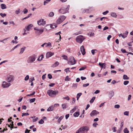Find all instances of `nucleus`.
Returning a JSON list of instances; mask_svg holds the SVG:
<instances>
[{
    "instance_id": "f257e3e1",
    "label": "nucleus",
    "mask_w": 133,
    "mask_h": 133,
    "mask_svg": "<svg viewBox=\"0 0 133 133\" xmlns=\"http://www.w3.org/2000/svg\"><path fill=\"white\" fill-rule=\"evenodd\" d=\"M47 94L50 96L54 97L56 96L58 93V91H53L51 90H48L47 91Z\"/></svg>"
},
{
    "instance_id": "f03ea898",
    "label": "nucleus",
    "mask_w": 133,
    "mask_h": 133,
    "mask_svg": "<svg viewBox=\"0 0 133 133\" xmlns=\"http://www.w3.org/2000/svg\"><path fill=\"white\" fill-rule=\"evenodd\" d=\"M70 5H68L66 7H63L59 10V13L62 14H64L68 12L70 8Z\"/></svg>"
},
{
    "instance_id": "7ed1b4c3",
    "label": "nucleus",
    "mask_w": 133,
    "mask_h": 133,
    "mask_svg": "<svg viewBox=\"0 0 133 133\" xmlns=\"http://www.w3.org/2000/svg\"><path fill=\"white\" fill-rule=\"evenodd\" d=\"M36 59V56L33 55L29 57L27 60V62L28 64H31L35 61Z\"/></svg>"
},
{
    "instance_id": "20e7f679",
    "label": "nucleus",
    "mask_w": 133,
    "mask_h": 133,
    "mask_svg": "<svg viewBox=\"0 0 133 133\" xmlns=\"http://www.w3.org/2000/svg\"><path fill=\"white\" fill-rule=\"evenodd\" d=\"M66 18V17L63 15L60 16L56 21L57 24H59L61 23L65 20Z\"/></svg>"
},
{
    "instance_id": "39448f33",
    "label": "nucleus",
    "mask_w": 133,
    "mask_h": 133,
    "mask_svg": "<svg viewBox=\"0 0 133 133\" xmlns=\"http://www.w3.org/2000/svg\"><path fill=\"white\" fill-rule=\"evenodd\" d=\"M83 36L82 35H79L77 36L76 38V42L78 43H81L85 39Z\"/></svg>"
},
{
    "instance_id": "423d86ee",
    "label": "nucleus",
    "mask_w": 133,
    "mask_h": 133,
    "mask_svg": "<svg viewBox=\"0 0 133 133\" xmlns=\"http://www.w3.org/2000/svg\"><path fill=\"white\" fill-rule=\"evenodd\" d=\"M76 63V61L74 57H71L69 60L68 62V63L70 65H73Z\"/></svg>"
},
{
    "instance_id": "0eeeda50",
    "label": "nucleus",
    "mask_w": 133,
    "mask_h": 133,
    "mask_svg": "<svg viewBox=\"0 0 133 133\" xmlns=\"http://www.w3.org/2000/svg\"><path fill=\"white\" fill-rule=\"evenodd\" d=\"M34 30H35V33L38 35L41 34L44 31V28L43 29H39L38 28L36 27L34 28Z\"/></svg>"
},
{
    "instance_id": "6e6552de",
    "label": "nucleus",
    "mask_w": 133,
    "mask_h": 133,
    "mask_svg": "<svg viewBox=\"0 0 133 133\" xmlns=\"http://www.w3.org/2000/svg\"><path fill=\"white\" fill-rule=\"evenodd\" d=\"M14 79V77L13 75H10L7 77V81L9 82H11L13 81Z\"/></svg>"
},
{
    "instance_id": "1a4fd4ad",
    "label": "nucleus",
    "mask_w": 133,
    "mask_h": 133,
    "mask_svg": "<svg viewBox=\"0 0 133 133\" xmlns=\"http://www.w3.org/2000/svg\"><path fill=\"white\" fill-rule=\"evenodd\" d=\"M38 24L39 25H44L46 24V21L43 19H42L37 21Z\"/></svg>"
},
{
    "instance_id": "9d476101",
    "label": "nucleus",
    "mask_w": 133,
    "mask_h": 133,
    "mask_svg": "<svg viewBox=\"0 0 133 133\" xmlns=\"http://www.w3.org/2000/svg\"><path fill=\"white\" fill-rule=\"evenodd\" d=\"M11 85L10 83H9L6 82L4 81L3 82L2 86L3 88H7L10 86Z\"/></svg>"
},
{
    "instance_id": "9b49d317",
    "label": "nucleus",
    "mask_w": 133,
    "mask_h": 133,
    "mask_svg": "<svg viewBox=\"0 0 133 133\" xmlns=\"http://www.w3.org/2000/svg\"><path fill=\"white\" fill-rule=\"evenodd\" d=\"M83 130L84 133L85 132H87L89 130V127L88 126H83L81 128Z\"/></svg>"
},
{
    "instance_id": "f8f14e48",
    "label": "nucleus",
    "mask_w": 133,
    "mask_h": 133,
    "mask_svg": "<svg viewBox=\"0 0 133 133\" xmlns=\"http://www.w3.org/2000/svg\"><path fill=\"white\" fill-rule=\"evenodd\" d=\"M83 130L84 133L85 132H87L89 130V127L88 126H83L81 128Z\"/></svg>"
},
{
    "instance_id": "ddd939ff",
    "label": "nucleus",
    "mask_w": 133,
    "mask_h": 133,
    "mask_svg": "<svg viewBox=\"0 0 133 133\" xmlns=\"http://www.w3.org/2000/svg\"><path fill=\"white\" fill-rule=\"evenodd\" d=\"M99 113V112L98 111L96 110H94L90 114V115L91 116L98 114Z\"/></svg>"
},
{
    "instance_id": "4468645a",
    "label": "nucleus",
    "mask_w": 133,
    "mask_h": 133,
    "mask_svg": "<svg viewBox=\"0 0 133 133\" xmlns=\"http://www.w3.org/2000/svg\"><path fill=\"white\" fill-rule=\"evenodd\" d=\"M80 50L82 54L83 55H84L85 54L86 52L83 46L82 45L81 46Z\"/></svg>"
},
{
    "instance_id": "2eb2a0df",
    "label": "nucleus",
    "mask_w": 133,
    "mask_h": 133,
    "mask_svg": "<svg viewBox=\"0 0 133 133\" xmlns=\"http://www.w3.org/2000/svg\"><path fill=\"white\" fill-rule=\"evenodd\" d=\"M54 52H48L46 53V57L47 58H49L52 56V55H54Z\"/></svg>"
},
{
    "instance_id": "dca6fc26",
    "label": "nucleus",
    "mask_w": 133,
    "mask_h": 133,
    "mask_svg": "<svg viewBox=\"0 0 133 133\" xmlns=\"http://www.w3.org/2000/svg\"><path fill=\"white\" fill-rule=\"evenodd\" d=\"M99 65L101 66L102 68L105 69L106 67V65L105 63H99Z\"/></svg>"
},
{
    "instance_id": "f3484780",
    "label": "nucleus",
    "mask_w": 133,
    "mask_h": 133,
    "mask_svg": "<svg viewBox=\"0 0 133 133\" xmlns=\"http://www.w3.org/2000/svg\"><path fill=\"white\" fill-rule=\"evenodd\" d=\"M32 26L33 25L31 24H30L28 25L27 26L25 27V28L27 31H29Z\"/></svg>"
},
{
    "instance_id": "a211bd4d",
    "label": "nucleus",
    "mask_w": 133,
    "mask_h": 133,
    "mask_svg": "<svg viewBox=\"0 0 133 133\" xmlns=\"http://www.w3.org/2000/svg\"><path fill=\"white\" fill-rule=\"evenodd\" d=\"M109 95L110 99H111L114 95V92L113 91H110L109 92Z\"/></svg>"
},
{
    "instance_id": "6ab92c4d",
    "label": "nucleus",
    "mask_w": 133,
    "mask_h": 133,
    "mask_svg": "<svg viewBox=\"0 0 133 133\" xmlns=\"http://www.w3.org/2000/svg\"><path fill=\"white\" fill-rule=\"evenodd\" d=\"M54 106L53 105H51L47 109V111H52L54 110Z\"/></svg>"
},
{
    "instance_id": "aec40b11",
    "label": "nucleus",
    "mask_w": 133,
    "mask_h": 133,
    "mask_svg": "<svg viewBox=\"0 0 133 133\" xmlns=\"http://www.w3.org/2000/svg\"><path fill=\"white\" fill-rule=\"evenodd\" d=\"M128 33V31H125V32L122 34V38H124L127 37Z\"/></svg>"
},
{
    "instance_id": "412c9836",
    "label": "nucleus",
    "mask_w": 133,
    "mask_h": 133,
    "mask_svg": "<svg viewBox=\"0 0 133 133\" xmlns=\"http://www.w3.org/2000/svg\"><path fill=\"white\" fill-rule=\"evenodd\" d=\"M78 108V107L77 106H75L74 107V108L71 109L70 111V113H73Z\"/></svg>"
},
{
    "instance_id": "4be33fe9",
    "label": "nucleus",
    "mask_w": 133,
    "mask_h": 133,
    "mask_svg": "<svg viewBox=\"0 0 133 133\" xmlns=\"http://www.w3.org/2000/svg\"><path fill=\"white\" fill-rule=\"evenodd\" d=\"M51 27L49 24L46 25L45 27V29L46 31H48L50 29Z\"/></svg>"
},
{
    "instance_id": "5701e85b",
    "label": "nucleus",
    "mask_w": 133,
    "mask_h": 133,
    "mask_svg": "<svg viewBox=\"0 0 133 133\" xmlns=\"http://www.w3.org/2000/svg\"><path fill=\"white\" fill-rule=\"evenodd\" d=\"M50 26L51 27V28H52L53 29H54V28H56L57 27V24L54 23L52 24H51Z\"/></svg>"
},
{
    "instance_id": "b1692460",
    "label": "nucleus",
    "mask_w": 133,
    "mask_h": 133,
    "mask_svg": "<svg viewBox=\"0 0 133 133\" xmlns=\"http://www.w3.org/2000/svg\"><path fill=\"white\" fill-rule=\"evenodd\" d=\"M66 104H67L66 103H65L62 104V106L63 109H65L67 107Z\"/></svg>"
},
{
    "instance_id": "393cba45",
    "label": "nucleus",
    "mask_w": 133,
    "mask_h": 133,
    "mask_svg": "<svg viewBox=\"0 0 133 133\" xmlns=\"http://www.w3.org/2000/svg\"><path fill=\"white\" fill-rule=\"evenodd\" d=\"M1 9H5L6 8V5L4 4H1Z\"/></svg>"
},
{
    "instance_id": "a878e982",
    "label": "nucleus",
    "mask_w": 133,
    "mask_h": 133,
    "mask_svg": "<svg viewBox=\"0 0 133 133\" xmlns=\"http://www.w3.org/2000/svg\"><path fill=\"white\" fill-rule=\"evenodd\" d=\"M44 58V56L43 55H42L41 56L39 57L38 58L37 60L38 61H41L42 60L43 58Z\"/></svg>"
},
{
    "instance_id": "bb28decb",
    "label": "nucleus",
    "mask_w": 133,
    "mask_h": 133,
    "mask_svg": "<svg viewBox=\"0 0 133 133\" xmlns=\"http://www.w3.org/2000/svg\"><path fill=\"white\" fill-rule=\"evenodd\" d=\"M76 133H84V132H83L81 128H80L78 130Z\"/></svg>"
},
{
    "instance_id": "cd10ccee",
    "label": "nucleus",
    "mask_w": 133,
    "mask_h": 133,
    "mask_svg": "<svg viewBox=\"0 0 133 133\" xmlns=\"http://www.w3.org/2000/svg\"><path fill=\"white\" fill-rule=\"evenodd\" d=\"M79 115V113L78 112H75L74 114V117H78Z\"/></svg>"
},
{
    "instance_id": "c85d7f7f",
    "label": "nucleus",
    "mask_w": 133,
    "mask_h": 133,
    "mask_svg": "<svg viewBox=\"0 0 133 133\" xmlns=\"http://www.w3.org/2000/svg\"><path fill=\"white\" fill-rule=\"evenodd\" d=\"M25 48L26 47L25 46L23 48H21V51L20 52V53L21 54L23 53V52Z\"/></svg>"
},
{
    "instance_id": "c756f323",
    "label": "nucleus",
    "mask_w": 133,
    "mask_h": 133,
    "mask_svg": "<svg viewBox=\"0 0 133 133\" xmlns=\"http://www.w3.org/2000/svg\"><path fill=\"white\" fill-rule=\"evenodd\" d=\"M59 64V63L58 62H56L52 65V66L55 67L57 66Z\"/></svg>"
},
{
    "instance_id": "7c9ffc66",
    "label": "nucleus",
    "mask_w": 133,
    "mask_h": 133,
    "mask_svg": "<svg viewBox=\"0 0 133 133\" xmlns=\"http://www.w3.org/2000/svg\"><path fill=\"white\" fill-rule=\"evenodd\" d=\"M111 16L113 17H116L117 16V15L114 12H112L111 14Z\"/></svg>"
},
{
    "instance_id": "2f4dec72",
    "label": "nucleus",
    "mask_w": 133,
    "mask_h": 133,
    "mask_svg": "<svg viewBox=\"0 0 133 133\" xmlns=\"http://www.w3.org/2000/svg\"><path fill=\"white\" fill-rule=\"evenodd\" d=\"M123 79H124L128 80L129 79V78L126 75H124L123 76Z\"/></svg>"
},
{
    "instance_id": "473e14b6",
    "label": "nucleus",
    "mask_w": 133,
    "mask_h": 133,
    "mask_svg": "<svg viewBox=\"0 0 133 133\" xmlns=\"http://www.w3.org/2000/svg\"><path fill=\"white\" fill-rule=\"evenodd\" d=\"M95 99V97H93L92 99L90 101V103H92L94 102Z\"/></svg>"
},
{
    "instance_id": "72a5a7b5",
    "label": "nucleus",
    "mask_w": 133,
    "mask_h": 133,
    "mask_svg": "<svg viewBox=\"0 0 133 133\" xmlns=\"http://www.w3.org/2000/svg\"><path fill=\"white\" fill-rule=\"evenodd\" d=\"M54 15V13L53 12H51L49 14V16L50 17H53Z\"/></svg>"
},
{
    "instance_id": "f704fd0d",
    "label": "nucleus",
    "mask_w": 133,
    "mask_h": 133,
    "mask_svg": "<svg viewBox=\"0 0 133 133\" xmlns=\"http://www.w3.org/2000/svg\"><path fill=\"white\" fill-rule=\"evenodd\" d=\"M123 132L124 133H129V131L128 130V129L126 128L123 130Z\"/></svg>"
},
{
    "instance_id": "c9c22d12",
    "label": "nucleus",
    "mask_w": 133,
    "mask_h": 133,
    "mask_svg": "<svg viewBox=\"0 0 133 133\" xmlns=\"http://www.w3.org/2000/svg\"><path fill=\"white\" fill-rule=\"evenodd\" d=\"M45 46L46 47H48V46H51V44L50 42H49L48 43H45Z\"/></svg>"
},
{
    "instance_id": "e433bc0d",
    "label": "nucleus",
    "mask_w": 133,
    "mask_h": 133,
    "mask_svg": "<svg viewBox=\"0 0 133 133\" xmlns=\"http://www.w3.org/2000/svg\"><path fill=\"white\" fill-rule=\"evenodd\" d=\"M46 1H44V5H45L48 4L49 2L51 0H45Z\"/></svg>"
},
{
    "instance_id": "4c0bfd02",
    "label": "nucleus",
    "mask_w": 133,
    "mask_h": 133,
    "mask_svg": "<svg viewBox=\"0 0 133 133\" xmlns=\"http://www.w3.org/2000/svg\"><path fill=\"white\" fill-rule=\"evenodd\" d=\"M32 15V14H29L28 15V16L25 17V18H24L22 20H24V19H26L28 18H29L30 17V16H31Z\"/></svg>"
},
{
    "instance_id": "58836bf2",
    "label": "nucleus",
    "mask_w": 133,
    "mask_h": 133,
    "mask_svg": "<svg viewBox=\"0 0 133 133\" xmlns=\"http://www.w3.org/2000/svg\"><path fill=\"white\" fill-rule=\"evenodd\" d=\"M64 99H65L67 101H69L70 100V98L68 96H67L66 97H64L63 98Z\"/></svg>"
},
{
    "instance_id": "ea45409f",
    "label": "nucleus",
    "mask_w": 133,
    "mask_h": 133,
    "mask_svg": "<svg viewBox=\"0 0 133 133\" xmlns=\"http://www.w3.org/2000/svg\"><path fill=\"white\" fill-rule=\"evenodd\" d=\"M44 123V121L42 119H41L40 121H39L38 122V123L39 124H42L43 123Z\"/></svg>"
},
{
    "instance_id": "a19ab883",
    "label": "nucleus",
    "mask_w": 133,
    "mask_h": 133,
    "mask_svg": "<svg viewBox=\"0 0 133 133\" xmlns=\"http://www.w3.org/2000/svg\"><path fill=\"white\" fill-rule=\"evenodd\" d=\"M0 15L3 17H5L6 15V14H3L2 13H1L0 14Z\"/></svg>"
},
{
    "instance_id": "79ce46f5",
    "label": "nucleus",
    "mask_w": 133,
    "mask_h": 133,
    "mask_svg": "<svg viewBox=\"0 0 133 133\" xmlns=\"http://www.w3.org/2000/svg\"><path fill=\"white\" fill-rule=\"evenodd\" d=\"M35 99H36L35 98L30 99V103H32L34 102L35 101Z\"/></svg>"
},
{
    "instance_id": "37998d69",
    "label": "nucleus",
    "mask_w": 133,
    "mask_h": 133,
    "mask_svg": "<svg viewBox=\"0 0 133 133\" xmlns=\"http://www.w3.org/2000/svg\"><path fill=\"white\" fill-rule=\"evenodd\" d=\"M76 101V99H75L74 98H73L72 99V104H74L75 103V102Z\"/></svg>"
},
{
    "instance_id": "c03bdc74",
    "label": "nucleus",
    "mask_w": 133,
    "mask_h": 133,
    "mask_svg": "<svg viewBox=\"0 0 133 133\" xmlns=\"http://www.w3.org/2000/svg\"><path fill=\"white\" fill-rule=\"evenodd\" d=\"M29 115V114L28 113H23L22 114V116L23 117L25 116H27Z\"/></svg>"
},
{
    "instance_id": "a18cd8bd",
    "label": "nucleus",
    "mask_w": 133,
    "mask_h": 133,
    "mask_svg": "<svg viewBox=\"0 0 133 133\" xmlns=\"http://www.w3.org/2000/svg\"><path fill=\"white\" fill-rule=\"evenodd\" d=\"M29 78V76L28 75H27L26 76V77H25L24 78V80L25 81H27L28 80Z\"/></svg>"
},
{
    "instance_id": "49530a36",
    "label": "nucleus",
    "mask_w": 133,
    "mask_h": 133,
    "mask_svg": "<svg viewBox=\"0 0 133 133\" xmlns=\"http://www.w3.org/2000/svg\"><path fill=\"white\" fill-rule=\"evenodd\" d=\"M129 83V81H125L124 82V84L125 85H126Z\"/></svg>"
},
{
    "instance_id": "de8ad7c7",
    "label": "nucleus",
    "mask_w": 133,
    "mask_h": 133,
    "mask_svg": "<svg viewBox=\"0 0 133 133\" xmlns=\"http://www.w3.org/2000/svg\"><path fill=\"white\" fill-rule=\"evenodd\" d=\"M62 57L63 58V59L66 60H68V57L67 56L63 55L62 56Z\"/></svg>"
},
{
    "instance_id": "09e8293b",
    "label": "nucleus",
    "mask_w": 133,
    "mask_h": 133,
    "mask_svg": "<svg viewBox=\"0 0 133 133\" xmlns=\"http://www.w3.org/2000/svg\"><path fill=\"white\" fill-rule=\"evenodd\" d=\"M121 51L123 53H124L127 52L125 50L123 49H121Z\"/></svg>"
},
{
    "instance_id": "8fccbe9b",
    "label": "nucleus",
    "mask_w": 133,
    "mask_h": 133,
    "mask_svg": "<svg viewBox=\"0 0 133 133\" xmlns=\"http://www.w3.org/2000/svg\"><path fill=\"white\" fill-rule=\"evenodd\" d=\"M129 111H126L124 112V114L125 115L128 116L129 115Z\"/></svg>"
},
{
    "instance_id": "3c124183",
    "label": "nucleus",
    "mask_w": 133,
    "mask_h": 133,
    "mask_svg": "<svg viewBox=\"0 0 133 133\" xmlns=\"http://www.w3.org/2000/svg\"><path fill=\"white\" fill-rule=\"evenodd\" d=\"M63 118V117L62 116L60 117L58 120V122L59 123L61 121L62 119Z\"/></svg>"
},
{
    "instance_id": "603ef678",
    "label": "nucleus",
    "mask_w": 133,
    "mask_h": 133,
    "mask_svg": "<svg viewBox=\"0 0 133 133\" xmlns=\"http://www.w3.org/2000/svg\"><path fill=\"white\" fill-rule=\"evenodd\" d=\"M120 107V105L118 104L115 105L114 106L115 108L117 109L119 108Z\"/></svg>"
},
{
    "instance_id": "864d4df0",
    "label": "nucleus",
    "mask_w": 133,
    "mask_h": 133,
    "mask_svg": "<svg viewBox=\"0 0 133 133\" xmlns=\"http://www.w3.org/2000/svg\"><path fill=\"white\" fill-rule=\"evenodd\" d=\"M69 68H67L65 69V71L66 72H67L68 71L69 72H70V71L69 70Z\"/></svg>"
},
{
    "instance_id": "5fc2aeb1",
    "label": "nucleus",
    "mask_w": 133,
    "mask_h": 133,
    "mask_svg": "<svg viewBox=\"0 0 133 133\" xmlns=\"http://www.w3.org/2000/svg\"><path fill=\"white\" fill-rule=\"evenodd\" d=\"M23 12L24 14H26L28 12V10L26 9L25 8L24 9V10L23 11Z\"/></svg>"
},
{
    "instance_id": "6e6d98bb",
    "label": "nucleus",
    "mask_w": 133,
    "mask_h": 133,
    "mask_svg": "<svg viewBox=\"0 0 133 133\" xmlns=\"http://www.w3.org/2000/svg\"><path fill=\"white\" fill-rule=\"evenodd\" d=\"M38 119V117H36V118L32 120L33 122H35L37 121Z\"/></svg>"
},
{
    "instance_id": "4d7b16f0",
    "label": "nucleus",
    "mask_w": 133,
    "mask_h": 133,
    "mask_svg": "<svg viewBox=\"0 0 133 133\" xmlns=\"http://www.w3.org/2000/svg\"><path fill=\"white\" fill-rule=\"evenodd\" d=\"M82 95V93H78L77 95V97H78L79 98Z\"/></svg>"
},
{
    "instance_id": "13d9d810",
    "label": "nucleus",
    "mask_w": 133,
    "mask_h": 133,
    "mask_svg": "<svg viewBox=\"0 0 133 133\" xmlns=\"http://www.w3.org/2000/svg\"><path fill=\"white\" fill-rule=\"evenodd\" d=\"M95 51H97V50L96 49H93L91 50V52L92 55H94V54Z\"/></svg>"
},
{
    "instance_id": "bf43d9fd",
    "label": "nucleus",
    "mask_w": 133,
    "mask_h": 133,
    "mask_svg": "<svg viewBox=\"0 0 133 133\" xmlns=\"http://www.w3.org/2000/svg\"><path fill=\"white\" fill-rule=\"evenodd\" d=\"M77 84L75 83H73L72 84V87H75V88H76L77 87Z\"/></svg>"
},
{
    "instance_id": "052dcab7",
    "label": "nucleus",
    "mask_w": 133,
    "mask_h": 133,
    "mask_svg": "<svg viewBox=\"0 0 133 133\" xmlns=\"http://www.w3.org/2000/svg\"><path fill=\"white\" fill-rule=\"evenodd\" d=\"M108 13H109V11L107 10V11H105L103 13V15H106Z\"/></svg>"
},
{
    "instance_id": "680f3d73",
    "label": "nucleus",
    "mask_w": 133,
    "mask_h": 133,
    "mask_svg": "<svg viewBox=\"0 0 133 133\" xmlns=\"http://www.w3.org/2000/svg\"><path fill=\"white\" fill-rule=\"evenodd\" d=\"M86 68V67H82L81 68L79 69V71H81L84 70Z\"/></svg>"
},
{
    "instance_id": "e2e57ef3",
    "label": "nucleus",
    "mask_w": 133,
    "mask_h": 133,
    "mask_svg": "<svg viewBox=\"0 0 133 133\" xmlns=\"http://www.w3.org/2000/svg\"><path fill=\"white\" fill-rule=\"evenodd\" d=\"M48 78L49 79H51L52 78V75L50 74H48Z\"/></svg>"
},
{
    "instance_id": "0e129e2a",
    "label": "nucleus",
    "mask_w": 133,
    "mask_h": 133,
    "mask_svg": "<svg viewBox=\"0 0 133 133\" xmlns=\"http://www.w3.org/2000/svg\"><path fill=\"white\" fill-rule=\"evenodd\" d=\"M20 12V9L18 10H16L15 11V13L17 14H18Z\"/></svg>"
},
{
    "instance_id": "69168bd1",
    "label": "nucleus",
    "mask_w": 133,
    "mask_h": 133,
    "mask_svg": "<svg viewBox=\"0 0 133 133\" xmlns=\"http://www.w3.org/2000/svg\"><path fill=\"white\" fill-rule=\"evenodd\" d=\"M89 85V83H87L86 84H84L83 85V87H86Z\"/></svg>"
},
{
    "instance_id": "338daca9",
    "label": "nucleus",
    "mask_w": 133,
    "mask_h": 133,
    "mask_svg": "<svg viewBox=\"0 0 133 133\" xmlns=\"http://www.w3.org/2000/svg\"><path fill=\"white\" fill-rule=\"evenodd\" d=\"M34 80V77L32 78H30L29 79V81L30 82H33V81Z\"/></svg>"
},
{
    "instance_id": "774afa93",
    "label": "nucleus",
    "mask_w": 133,
    "mask_h": 133,
    "mask_svg": "<svg viewBox=\"0 0 133 133\" xmlns=\"http://www.w3.org/2000/svg\"><path fill=\"white\" fill-rule=\"evenodd\" d=\"M111 36L110 35H109L107 38V40H108V41H110V39L111 38Z\"/></svg>"
}]
</instances>
